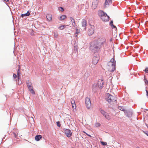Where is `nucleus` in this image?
<instances>
[{"label": "nucleus", "mask_w": 148, "mask_h": 148, "mask_svg": "<svg viewBox=\"0 0 148 148\" xmlns=\"http://www.w3.org/2000/svg\"><path fill=\"white\" fill-rule=\"evenodd\" d=\"M71 105H72V108L73 109H76V104H75V103H73L72 104H71Z\"/></svg>", "instance_id": "29"}, {"label": "nucleus", "mask_w": 148, "mask_h": 148, "mask_svg": "<svg viewBox=\"0 0 148 148\" xmlns=\"http://www.w3.org/2000/svg\"><path fill=\"white\" fill-rule=\"evenodd\" d=\"M109 3L105 0V2L104 4L103 7L104 8L108 7L109 5Z\"/></svg>", "instance_id": "17"}, {"label": "nucleus", "mask_w": 148, "mask_h": 148, "mask_svg": "<svg viewBox=\"0 0 148 148\" xmlns=\"http://www.w3.org/2000/svg\"><path fill=\"white\" fill-rule=\"evenodd\" d=\"M74 49L75 50H76V51H77V45L75 43L74 45Z\"/></svg>", "instance_id": "27"}, {"label": "nucleus", "mask_w": 148, "mask_h": 148, "mask_svg": "<svg viewBox=\"0 0 148 148\" xmlns=\"http://www.w3.org/2000/svg\"><path fill=\"white\" fill-rule=\"evenodd\" d=\"M21 83V79L20 77H18V85H20Z\"/></svg>", "instance_id": "31"}, {"label": "nucleus", "mask_w": 148, "mask_h": 148, "mask_svg": "<svg viewBox=\"0 0 148 148\" xmlns=\"http://www.w3.org/2000/svg\"><path fill=\"white\" fill-rule=\"evenodd\" d=\"M17 74L18 75V73H20V71L19 69L17 71Z\"/></svg>", "instance_id": "48"}, {"label": "nucleus", "mask_w": 148, "mask_h": 148, "mask_svg": "<svg viewBox=\"0 0 148 148\" xmlns=\"http://www.w3.org/2000/svg\"><path fill=\"white\" fill-rule=\"evenodd\" d=\"M64 133L67 137L69 138L72 136V133L69 129H64Z\"/></svg>", "instance_id": "8"}, {"label": "nucleus", "mask_w": 148, "mask_h": 148, "mask_svg": "<svg viewBox=\"0 0 148 148\" xmlns=\"http://www.w3.org/2000/svg\"><path fill=\"white\" fill-rule=\"evenodd\" d=\"M79 33V32L78 31V30H77L76 32L75 33V34H78Z\"/></svg>", "instance_id": "47"}, {"label": "nucleus", "mask_w": 148, "mask_h": 148, "mask_svg": "<svg viewBox=\"0 0 148 148\" xmlns=\"http://www.w3.org/2000/svg\"><path fill=\"white\" fill-rule=\"evenodd\" d=\"M53 34H54V37L55 38H57L58 36V34L57 32H55Z\"/></svg>", "instance_id": "32"}, {"label": "nucleus", "mask_w": 148, "mask_h": 148, "mask_svg": "<svg viewBox=\"0 0 148 148\" xmlns=\"http://www.w3.org/2000/svg\"><path fill=\"white\" fill-rule=\"evenodd\" d=\"M86 25V21L85 20L83 19L82 22V26L83 27H85Z\"/></svg>", "instance_id": "21"}, {"label": "nucleus", "mask_w": 148, "mask_h": 148, "mask_svg": "<svg viewBox=\"0 0 148 148\" xmlns=\"http://www.w3.org/2000/svg\"><path fill=\"white\" fill-rule=\"evenodd\" d=\"M30 14V12L28 11L25 14H22L21 15L20 17L24 18L25 17H27L29 16Z\"/></svg>", "instance_id": "12"}, {"label": "nucleus", "mask_w": 148, "mask_h": 148, "mask_svg": "<svg viewBox=\"0 0 148 148\" xmlns=\"http://www.w3.org/2000/svg\"><path fill=\"white\" fill-rule=\"evenodd\" d=\"M101 48H103L98 44L96 41L94 40L91 42L90 49L92 52L94 53L96 56L98 55L100 52V50Z\"/></svg>", "instance_id": "1"}, {"label": "nucleus", "mask_w": 148, "mask_h": 148, "mask_svg": "<svg viewBox=\"0 0 148 148\" xmlns=\"http://www.w3.org/2000/svg\"><path fill=\"white\" fill-rule=\"evenodd\" d=\"M7 98H6V99H5V100H7Z\"/></svg>", "instance_id": "61"}, {"label": "nucleus", "mask_w": 148, "mask_h": 148, "mask_svg": "<svg viewBox=\"0 0 148 148\" xmlns=\"http://www.w3.org/2000/svg\"><path fill=\"white\" fill-rule=\"evenodd\" d=\"M103 82L102 83V85L101 86V84H99V83H98V87L100 89H101L103 88Z\"/></svg>", "instance_id": "26"}, {"label": "nucleus", "mask_w": 148, "mask_h": 148, "mask_svg": "<svg viewBox=\"0 0 148 148\" xmlns=\"http://www.w3.org/2000/svg\"><path fill=\"white\" fill-rule=\"evenodd\" d=\"M97 86V85L96 84H94L92 86V91H94L95 89Z\"/></svg>", "instance_id": "22"}, {"label": "nucleus", "mask_w": 148, "mask_h": 148, "mask_svg": "<svg viewBox=\"0 0 148 148\" xmlns=\"http://www.w3.org/2000/svg\"><path fill=\"white\" fill-rule=\"evenodd\" d=\"M10 140H11V141H12H12H13V140H12V139H10Z\"/></svg>", "instance_id": "55"}, {"label": "nucleus", "mask_w": 148, "mask_h": 148, "mask_svg": "<svg viewBox=\"0 0 148 148\" xmlns=\"http://www.w3.org/2000/svg\"><path fill=\"white\" fill-rule=\"evenodd\" d=\"M135 58L136 59V61H139V60H140V59L139 58H138V59H137L136 58Z\"/></svg>", "instance_id": "46"}, {"label": "nucleus", "mask_w": 148, "mask_h": 148, "mask_svg": "<svg viewBox=\"0 0 148 148\" xmlns=\"http://www.w3.org/2000/svg\"><path fill=\"white\" fill-rule=\"evenodd\" d=\"M46 18L47 20L49 21H50L51 20L52 18V15L50 14H47L46 15Z\"/></svg>", "instance_id": "14"}, {"label": "nucleus", "mask_w": 148, "mask_h": 148, "mask_svg": "<svg viewBox=\"0 0 148 148\" xmlns=\"http://www.w3.org/2000/svg\"><path fill=\"white\" fill-rule=\"evenodd\" d=\"M90 72L89 71L86 72L84 74L85 77H86V78H87L90 75Z\"/></svg>", "instance_id": "20"}, {"label": "nucleus", "mask_w": 148, "mask_h": 148, "mask_svg": "<svg viewBox=\"0 0 148 148\" xmlns=\"http://www.w3.org/2000/svg\"><path fill=\"white\" fill-rule=\"evenodd\" d=\"M145 73H148V67H146L145 70H143Z\"/></svg>", "instance_id": "36"}, {"label": "nucleus", "mask_w": 148, "mask_h": 148, "mask_svg": "<svg viewBox=\"0 0 148 148\" xmlns=\"http://www.w3.org/2000/svg\"><path fill=\"white\" fill-rule=\"evenodd\" d=\"M145 91L146 92V95L148 98V91L146 89Z\"/></svg>", "instance_id": "45"}, {"label": "nucleus", "mask_w": 148, "mask_h": 148, "mask_svg": "<svg viewBox=\"0 0 148 148\" xmlns=\"http://www.w3.org/2000/svg\"><path fill=\"white\" fill-rule=\"evenodd\" d=\"M99 110L101 114L107 120H109L110 119V116L108 114V113L104 111L101 108H99Z\"/></svg>", "instance_id": "4"}, {"label": "nucleus", "mask_w": 148, "mask_h": 148, "mask_svg": "<svg viewBox=\"0 0 148 148\" xmlns=\"http://www.w3.org/2000/svg\"><path fill=\"white\" fill-rule=\"evenodd\" d=\"M29 91L32 93V95L35 94V92L33 90V88L32 90L31 89Z\"/></svg>", "instance_id": "33"}, {"label": "nucleus", "mask_w": 148, "mask_h": 148, "mask_svg": "<svg viewBox=\"0 0 148 148\" xmlns=\"http://www.w3.org/2000/svg\"><path fill=\"white\" fill-rule=\"evenodd\" d=\"M141 109H143V108H141Z\"/></svg>", "instance_id": "62"}, {"label": "nucleus", "mask_w": 148, "mask_h": 148, "mask_svg": "<svg viewBox=\"0 0 148 148\" xmlns=\"http://www.w3.org/2000/svg\"><path fill=\"white\" fill-rule=\"evenodd\" d=\"M113 56V57H114V56ZM116 60H115L114 59V58H112L110 60V61L109 62H108V63L109 64H111V63H116ZM115 64H116V63H115Z\"/></svg>", "instance_id": "19"}, {"label": "nucleus", "mask_w": 148, "mask_h": 148, "mask_svg": "<svg viewBox=\"0 0 148 148\" xmlns=\"http://www.w3.org/2000/svg\"><path fill=\"white\" fill-rule=\"evenodd\" d=\"M65 27V25H62L61 26H60L58 27V29L60 30H63L64 29Z\"/></svg>", "instance_id": "25"}, {"label": "nucleus", "mask_w": 148, "mask_h": 148, "mask_svg": "<svg viewBox=\"0 0 148 148\" xmlns=\"http://www.w3.org/2000/svg\"><path fill=\"white\" fill-rule=\"evenodd\" d=\"M83 132L86 135H87V136H88L89 137H91V135L89 134H88L86 133V132H85L84 131H83Z\"/></svg>", "instance_id": "37"}, {"label": "nucleus", "mask_w": 148, "mask_h": 148, "mask_svg": "<svg viewBox=\"0 0 148 148\" xmlns=\"http://www.w3.org/2000/svg\"><path fill=\"white\" fill-rule=\"evenodd\" d=\"M93 5V3H92V5Z\"/></svg>", "instance_id": "58"}, {"label": "nucleus", "mask_w": 148, "mask_h": 148, "mask_svg": "<svg viewBox=\"0 0 148 148\" xmlns=\"http://www.w3.org/2000/svg\"><path fill=\"white\" fill-rule=\"evenodd\" d=\"M85 103L86 107L89 109L90 108L91 106V103L90 99L88 97H87L85 99Z\"/></svg>", "instance_id": "6"}, {"label": "nucleus", "mask_w": 148, "mask_h": 148, "mask_svg": "<svg viewBox=\"0 0 148 148\" xmlns=\"http://www.w3.org/2000/svg\"><path fill=\"white\" fill-rule=\"evenodd\" d=\"M67 17L66 15H62L60 17L58 18L59 20L62 21L64 20L65 18H67Z\"/></svg>", "instance_id": "15"}, {"label": "nucleus", "mask_w": 148, "mask_h": 148, "mask_svg": "<svg viewBox=\"0 0 148 148\" xmlns=\"http://www.w3.org/2000/svg\"><path fill=\"white\" fill-rule=\"evenodd\" d=\"M5 1V2H8L9 1V0H3Z\"/></svg>", "instance_id": "49"}, {"label": "nucleus", "mask_w": 148, "mask_h": 148, "mask_svg": "<svg viewBox=\"0 0 148 148\" xmlns=\"http://www.w3.org/2000/svg\"><path fill=\"white\" fill-rule=\"evenodd\" d=\"M129 71H130V70H131V69H129Z\"/></svg>", "instance_id": "56"}, {"label": "nucleus", "mask_w": 148, "mask_h": 148, "mask_svg": "<svg viewBox=\"0 0 148 148\" xmlns=\"http://www.w3.org/2000/svg\"><path fill=\"white\" fill-rule=\"evenodd\" d=\"M111 66L112 67V69L110 70L109 71L110 72H113L116 70V64L115 63H111Z\"/></svg>", "instance_id": "11"}, {"label": "nucleus", "mask_w": 148, "mask_h": 148, "mask_svg": "<svg viewBox=\"0 0 148 148\" xmlns=\"http://www.w3.org/2000/svg\"><path fill=\"white\" fill-rule=\"evenodd\" d=\"M16 56L17 57V58H19V57H21V56Z\"/></svg>", "instance_id": "52"}, {"label": "nucleus", "mask_w": 148, "mask_h": 148, "mask_svg": "<svg viewBox=\"0 0 148 148\" xmlns=\"http://www.w3.org/2000/svg\"><path fill=\"white\" fill-rule=\"evenodd\" d=\"M118 108L120 110L123 112L124 113L127 110L123 106H119Z\"/></svg>", "instance_id": "16"}, {"label": "nucleus", "mask_w": 148, "mask_h": 148, "mask_svg": "<svg viewBox=\"0 0 148 148\" xmlns=\"http://www.w3.org/2000/svg\"><path fill=\"white\" fill-rule=\"evenodd\" d=\"M126 116L128 118H131L133 115V112L132 110L127 109L124 113Z\"/></svg>", "instance_id": "7"}, {"label": "nucleus", "mask_w": 148, "mask_h": 148, "mask_svg": "<svg viewBox=\"0 0 148 148\" xmlns=\"http://www.w3.org/2000/svg\"><path fill=\"white\" fill-rule=\"evenodd\" d=\"M58 10L61 12H63L64 11V8L62 7H59L58 8Z\"/></svg>", "instance_id": "28"}, {"label": "nucleus", "mask_w": 148, "mask_h": 148, "mask_svg": "<svg viewBox=\"0 0 148 148\" xmlns=\"http://www.w3.org/2000/svg\"><path fill=\"white\" fill-rule=\"evenodd\" d=\"M4 138H4V137H3V138H2V141H3V140Z\"/></svg>", "instance_id": "50"}, {"label": "nucleus", "mask_w": 148, "mask_h": 148, "mask_svg": "<svg viewBox=\"0 0 148 148\" xmlns=\"http://www.w3.org/2000/svg\"><path fill=\"white\" fill-rule=\"evenodd\" d=\"M100 56H94L92 60V63L93 64H96L99 60V57Z\"/></svg>", "instance_id": "10"}, {"label": "nucleus", "mask_w": 148, "mask_h": 148, "mask_svg": "<svg viewBox=\"0 0 148 148\" xmlns=\"http://www.w3.org/2000/svg\"><path fill=\"white\" fill-rule=\"evenodd\" d=\"M4 95L5 97L6 98L7 97V95Z\"/></svg>", "instance_id": "54"}, {"label": "nucleus", "mask_w": 148, "mask_h": 148, "mask_svg": "<svg viewBox=\"0 0 148 148\" xmlns=\"http://www.w3.org/2000/svg\"><path fill=\"white\" fill-rule=\"evenodd\" d=\"M110 26L111 27V28L112 29H113V28L116 29L117 28L116 27L115 25H114L113 24L112 25H111V26Z\"/></svg>", "instance_id": "39"}, {"label": "nucleus", "mask_w": 148, "mask_h": 148, "mask_svg": "<svg viewBox=\"0 0 148 148\" xmlns=\"http://www.w3.org/2000/svg\"><path fill=\"white\" fill-rule=\"evenodd\" d=\"M107 97L105 98L106 100L109 103H110L111 102L113 101L114 97L109 93H107Z\"/></svg>", "instance_id": "5"}, {"label": "nucleus", "mask_w": 148, "mask_h": 148, "mask_svg": "<svg viewBox=\"0 0 148 148\" xmlns=\"http://www.w3.org/2000/svg\"><path fill=\"white\" fill-rule=\"evenodd\" d=\"M56 125L57 126L59 127H60L61 124L60 123V122L59 121H57L56 122Z\"/></svg>", "instance_id": "30"}, {"label": "nucleus", "mask_w": 148, "mask_h": 148, "mask_svg": "<svg viewBox=\"0 0 148 148\" xmlns=\"http://www.w3.org/2000/svg\"><path fill=\"white\" fill-rule=\"evenodd\" d=\"M112 38H111V39L110 40V42H111L112 41Z\"/></svg>", "instance_id": "51"}, {"label": "nucleus", "mask_w": 148, "mask_h": 148, "mask_svg": "<svg viewBox=\"0 0 148 148\" xmlns=\"http://www.w3.org/2000/svg\"><path fill=\"white\" fill-rule=\"evenodd\" d=\"M13 77L14 78V79L16 78V74H15V73H14L13 74Z\"/></svg>", "instance_id": "43"}, {"label": "nucleus", "mask_w": 148, "mask_h": 148, "mask_svg": "<svg viewBox=\"0 0 148 148\" xmlns=\"http://www.w3.org/2000/svg\"><path fill=\"white\" fill-rule=\"evenodd\" d=\"M101 125L100 123H98L97 122L96 123L95 125V126L96 127H100L101 126Z\"/></svg>", "instance_id": "34"}, {"label": "nucleus", "mask_w": 148, "mask_h": 148, "mask_svg": "<svg viewBox=\"0 0 148 148\" xmlns=\"http://www.w3.org/2000/svg\"><path fill=\"white\" fill-rule=\"evenodd\" d=\"M16 82L17 83V81L16 80Z\"/></svg>", "instance_id": "60"}, {"label": "nucleus", "mask_w": 148, "mask_h": 148, "mask_svg": "<svg viewBox=\"0 0 148 148\" xmlns=\"http://www.w3.org/2000/svg\"><path fill=\"white\" fill-rule=\"evenodd\" d=\"M106 1H107L109 3H112V0H106Z\"/></svg>", "instance_id": "42"}, {"label": "nucleus", "mask_w": 148, "mask_h": 148, "mask_svg": "<svg viewBox=\"0 0 148 148\" xmlns=\"http://www.w3.org/2000/svg\"><path fill=\"white\" fill-rule=\"evenodd\" d=\"M26 84H27V82L26 83ZM27 86L28 87V88L29 90V91L31 89H32L33 88V87L31 85H28L27 84Z\"/></svg>", "instance_id": "23"}, {"label": "nucleus", "mask_w": 148, "mask_h": 148, "mask_svg": "<svg viewBox=\"0 0 148 148\" xmlns=\"http://www.w3.org/2000/svg\"><path fill=\"white\" fill-rule=\"evenodd\" d=\"M144 109L146 110L147 111H148V109Z\"/></svg>", "instance_id": "53"}, {"label": "nucleus", "mask_w": 148, "mask_h": 148, "mask_svg": "<svg viewBox=\"0 0 148 148\" xmlns=\"http://www.w3.org/2000/svg\"><path fill=\"white\" fill-rule=\"evenodd\" d=\"M108 107L110 108L111 107L110 106H108Z\"/></svg>", "instance_id": "57"}, {"label": "nucleus", "mask_w": 148, "mask_h": 148, "mask_svg": "<svg viewBox=\"0 0 148 148\" xmlns=\"http://www.w3.org/2000/svg\"><path fill=\"white\" fill-rule=\"evenodd\" d=\"M143 80L144 81V82H145V84H148V81L147 80V79L146 78H145L144 77V79Z\"/></svg>", "instance_id": "35"}, {"label": "nucleus", "mask_w": 148, "mask_h": 148, "mask_svg": "<svg viewBox=\"0 0 148 148\" xmlns=\"http://www.w3.org/2000/svg\"><path fill=\"white\" fill-rule=\"evenodd\" d=\"M100 45L103 49H105L106 47L107 46V43L106 41V38L104 37L100 38L97 40H95Z\"/></svg>", "instance_id": "3"}, {"label": "nucleus", "mask_w": 148, "mask_h": 148, "mask_svg": "<svg viewBox=\"0 0 148 148\" xmlns=\"http://www.w3.org/2000/svg\"><path fill=\"white\" fill-rule=\"evenodd\" d=\"M98 15L103 21L108 22L110 20L109 16L103 10H99L98 11Z\"/></svg>", "instance_id": "2"}, {"label": "nucleus", "mask_w": 148, "mask_h": 148, "mask_svg": "<svg viewBox=\"0 0 148 148\" xmlns=\"http://www.w3.org/2000/svg\"><path fill=\"white\" fill-rule=\"evenodd\" d=\"M70 19L72 23V25L74 27L75 25H76V23H75V20L73 18L71 17H70Z\"/></svg>", "instance_id": "18"}, {"label": "nucleus", "mask_w": 148, "mask_h": 148, "mask_svg": "<svg viewBox=\"0 0 148 148\" xmlns=\"http://www.w3.org/2000/svg\"><path fill=\"white\" fill-rule=\"evenodd\" d=\"M14 51H13V53H14ZM14 55H15V54H14Z\"/></svg>", "instance_id": "59"}, {"label": "nucleus", "mask_w": 148, "mask_h": 148, "mask_svg": "<svg viewBox=\"0 0 148 148\" xmlns=\"http://www.w3.org/2000/svg\"><path fill=\"white\" fill-rule=\"evenodd\" d=\"M35 56H34V57L35 58Z\"/></svg>", "instance_id": "63"}, {"label": "nucleus", "mask_w": 148, "mask_h": 148, "mask_svg": "<svg viewBox=\"0 0 148 148\" xmlns=\"http://www.w3.org/2000/svg\"><path fill=\"white\" fill-rule=\"evenodd\" d=\"M71 104H72L73 103H75V100H74L73 99L71 101Z\"/></svg>", "instance_id": "44"}, {"label": "nucleus", "mask_w": 148, "mask_h": 148, "mask_svg": "<svg viewBox=\"0 0 148 148\" xmlns=\"http://www.w3.org/2000/svg\"><path fill=\"white\" fill-rule=\"evenodd\" d=\"M42 138V136L40 134L36 135L35 137V140L36 141H39Z\"/></svg>", "instance_id": "13"}, {"label": "nucleus", "mask_w": 148, "mask_h": 148, "mask_svg": "<svg viewBox=\"0 0 148 148\" xmlns=\"http://www.w3.org/2000/svg\"><path fill=\"white\" fill-rule=\"evenodd\" d=\"M143 132L147 136H148V131H143Z\"/></svg>", "instance_id": "41"}, {"label": "nucleus", "mask_w": 148, "mask_h": 148, "mask_svg": "<svg viewBox=\"0 0 148 148\" xmlns=\"http://www.w3.org/2000/svg\"><path fill=\"white\" fill-rule=\"evenodd\" d=\"M113 25V21L112 20H111L109 23V25L111 26Z\"/></svg>", "instance_id": "40"}, {"label": "nucleus", "mask_w": 148, "mask_h": 148, "mask_svg": "<svg viewBox=\"0 0 148 148\" xmlns=\"http://www.w3.org/2000/svg\"><path fill=\"white\" fill-rule=\"evenodd\" d=\"M13 134L14 136V137H15V138H17V135L14 132H13Z\"/></svg>", "instance_id": "38"}, {"label": "nucleus", "mask_w": 148, "mask_h": 148, "mask_svg": "<svg viewBox=\"0 0 148 148\" xmlns=\"http://www.w3.org/2000/svg\"><path fill=\"white\" fill-rule=\"evenodd\" d=\"M90 29L88 30V33L89 36H91L93 34L95 31V27L94 25H91Z\"/></svg>", "instance_id": "9"}, {"label": "nucleus", "mask_w": 148, "mask_h": 148, "mask_svg": "<svg viewBox=\"0 0 148 148\" xmlns=\"http://www.w3.org/2000/svg\"><path fill=\"white\" fill-rule=\"evenodd\" d=\"M101 145L103 146H106L107 145V143L106 142L101 141L100 142Z\"/></svg>", "instance_id": "24"}]
</instances>
